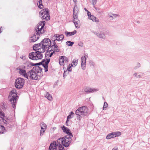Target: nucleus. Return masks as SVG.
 <instances>
[{
    "instance_id": "1",
    "label": "nucleus",
    "mask_w": 150,
    "mask_h": 150,
    "mask_svg": "<svg viewBox=\"0 0 150 150\" xmlns=\"http://www.w3.org/2000/svg\"><path fill=\"white\" fill-rule=\"evenodd\" d=\"M18 93L15 89H13L9 93L8 97L9 101L11 104L12 107L14 109H15L18 100V96L17 95Z\"/></svg>"
},
{
    "instance_id": "2",
    "label": "nucleus",
    "mask_w": 150,
    "mask_h": 150,
    "mask_svg": "<svg viewBox=\"0 0 150 150\" xmlns=\"http://www.w3.org/2000/svg\"><path fill=\"white\" fill-rule=\"evenodd\" d=\"M40 15L42 16L41 18L43 20L48 21L50 19V12L48 8H44L39 12Z\"/></svg>"
},
{
    "instance_id": "3",
    "label": "nucleus",
    "mask_w": 150,
    "mask_h": 150,
    "mask_svg": "<svg viewBox=\"0 0 150 150\" xmlns=\"http://www.w3.org/2000/svg\"><path fill=\"white\" fill-rule=\"evenodd\" d=\"M88 111V108L86 106H83L78 108L76 111L75 114L77 115H81L84 117L87 115Z\"/></svg>"
},
{
    "instance_id": "4",
    "label": "nucleus",
    "mask_w": 150,
    "mask_h": 150,
    "mask_svg": "<svg viewBox=\"0 0 150 150\" xmlns=\"http://www.w3.org/2000/svg\"><path fill=\"white\" fill-rule=\"evenodd\" d=\"M24 83L25 80L24 79L18 78L16 80L15 83V87L17 89H21L23 87Z\"/></svg>"
},
{
    "instance_id": "5",
    "label": "nucleus",
    "mask_w": 150,
    "mask_h": 150,
    "mask_svg": "<svg viewBox=\"0 0 150 150\" xmlns=\"http://www.w3.org/2000/svg\"><path fill=\"white\" fill-rule=\"evenodd\" d=\"M57 142L61 141L62 145L65 147H68L70 144L71 142L72 139L68 140L66 139L65 137L59 138L57 140Z\"/></svg>"
},
{
    "instance_id": "6",
    "label": "nucleus",
    "mask_w": 150,
    "mask_h": 150,
    "mask_svg": "<svg viewBox=\"0 0 150 150\" xmlns=\"http://www.w3.org/2000/svg\"><path fill=\"white\" fill-rule=\"evenodd\" d=\"M41 28V26H39L38 25H37L36 27L35 28V30L36 32V34L38 35H39L40 36L41 34L44 33L45 31L44 28L43 29L40 30Z\"/></svg>"
},
{
    "instance_id": "7",
    "label": "nucleus",
    "mask_w": 150,
    "mask_h": 150,
    "mask_svg": "<svg viewBox=\"0 0 150 150\" xmlns=\"http://www.w3.org/2000/svg\"><path fill=\"white\" fill-rule=\"evenodd\" d=\"M62 129L64 132L67 134L69 136L73 137V135L70 130L65 126L63 125L62 127Z\"/></svg>"
},
{
    "instance_id": "8",
    "label": "nucleus",
    "mask_w": 150,
    "mask_h": 150,
    "mask_svg": "<svg viewBox=\"0 0 150 150\" xmlns=\"http://www.w3.org/2000/svg\"><path fill=\"white\" fill-rule=\"evenodd\" d=\"M40 38L39 35H38L36 34V32L34 33L33 35H32L30 37L29 39V42L30 43L32 42H35L37 41Z\"/></svg>"
},
{
    "instance_id": "9",
    "label": "nucleus",
    "mask_w": 150,
    "mask_h": 150,
    "mask_svg": "<svg viewBox=\"0 0 150 150\" xmlns=\"http://www.w3.org/2000/svg\"><path fill=\"white\" fill-rule=\"evenodd\" d=\"M81 68L83 70H84L86 68V59L85 56H82L81 57Z\"/></svg>"
},
{
    "instance_id": "10",
    "label": "nucleus",
    "mask_w": 150,
    "mask_h": 150,
    "mask_svg": "<svg viewBox=\"0 0 150 150\" xmlns=\"http://www.w3.org/2000/svg\"><path fill=\"white\" fill-rule=\"evenodd\" d=\"M51 40L49 38H45L41 41V43H42V45H46V46H48V45L49 44L51 43Z\"/></svg>"
},
{
    "instance_id": "11",
    "label": "nucleus",
    "mask_w": 150,
    "mask_h": 150,
    "mask_svg": "<svg viewBox=\"0 0 150 150\" xmlns=\"http://www.w3.org/2000/svg\"><path fill=\"white\" fill-rule=\"evenodd\" d=\"M97 91V89L89 88V87H87L84 89V91L86 94L96 92Z\"/></svg>"
},
{
    "instance_id": "12",
    "label": "nucleus",
    "mask_w": 150,
    "mask_h": 150,
    "mask_svg": "<svg viewBox=\"0 0 150 150\" xmlns=\"http://www.w3.org/2000/svg\"><path fill=\"white\" fill-rule=\"evenodd\" d=\"M33 64H34V63L27 61L25 63V66H24V69H29L31 68L32 67L34 66Z\"/></svg>"
},
{
    "instance_id": "13",
    "label": "nucleus",
    "mask_w": 150,
    "mask_h": 150,
    "mask_svg": "<svg viewBox=\"0 0 150 150\" xmlns=\"http://www.w3.org/2000/svg\"><path fill=\"white\" fill-rule=\"evenodd\" d=\"M36 52V56L37 60L41 59L43 57V56L42 54V52L39 51H36L35 52Z\"/></svg>"
},
{
    "instance_id": "14",
    "label": "nucleus",
    "mask_w": 150,
    "mask_h": 150,
    "mask_svg": "<svg viewBox=\"0 0 150 150\" xmlns=\"http://www.w3.org/2000/svg\"><path fill=\"white\" fill-rule=\"evenodd\" d=\"M36 52H32L29 53L28 55V57L30 59L32 60H37L36 55Z\"/></svg>"
},
{
    "instance_id": "15",
    "label": "nucleus",
    "mask_w": 150,
    "mask_h": 150,
    "mask_svg": "<svg viewBox=\"0 0 150 150\" xmlns=\"http://www.w3.org/2000/svg\"><path fill=\"white\" fill-rule=\"evenodd\" d=\"M38 77L37 75V73L35 72V71H33L31 74V75L29 76V78L31 79L32 80H36L38 79Z\"/></svg>"
},
{
    "instance_id": "16",
    "label": "nucleus",
    "mask_w": 150,
    "mask_h": 150,
    "mask_svg": "<svg viewBox=\"0 0 150 150\" xmlns=\"http://www.w3.org/2000/svg\"><path fill=\"white\" fill-rule=\"evenodd\" d=\"M76 30H74L72 32H69L66 31L64 33L66 35L67 37H68L74 35L76 33Z\"/></svg>"
},
{
    "instance_id": "17",
    "label": "nucleus",
    "mask_w": 150,
    "mask_h": 150,
    "mask_svg": "<svg viewBox=\"0 0 150 150\" xmlns=\"http://www.w3.org/2000/svg\"><path fill=\"white\" fill-rule=\"evenodd\" d=\"M19 73L21 75L23 76L25 78H27V79H28V77L27 76L25 70L23 69H21L20 70V71H19Z\"/></svg>"
},
{
    "instance_id": "18",
    "label": "nucleus",
    "mask_w": 150,
    "mask_h": 150,
    "mask_svg": "<svg viewBox=\"0 0 150 150\" xmlns=\"http://www.w3.org/2000/svg\"><path fill=\"white\" fill-rule=\"evenodd\" d=\"M7 130L4 127L0 125V134H3L6 132Z\"/></svg>"
},
{
    "instance_id": "19",
    "label": "nucleus",
    "mask_w": 150,
    "mask_h": 150,
    "mask_svg": "<svg viewBox=\"0 0 150 150\" xmlns=\"http://www.w3.org/2000/svg\"><path fill=\"white\" fill-rule=\"evenodd\" d=\"M96 35L99 38L105 39V35L104 33L100 32V33H96Z\"/></svg>"
},
{
    "instance_id": "20",
    "label": "nucleus",
    "mask_w": 150,
    "mask_h": 150,
    "mask_svg": "<svg viewBox=\"0 0 150 150\" xmlns=\"http://www.w3.org/2000/svg\"><path fill=\"white\" fill-rule=\"evenodd\" d=\"M74 115V113L72 111L71 112L69 115L67 117V122H68L69 121V119L73 118Z\"/></svg>"
},
{
    "instance_id": "21",
    "label": "nucleus",
    "mask_w": 150,
    "mask_h": 150,
    "mask_svg": "<svg viewBox=\"0 0 150 150\" xmlns=\"http://www.w3.org/2000/svg\"><path fill=\"white\" fill-rule=\"evenodd\" d=\"M45 23L46 22L45 21H40L37 25H39V26H41V28L40 30L43 29V28H44Z\"/></svg>"
},
{
    "instance_id": "22",
    "label": "nucleus",
    "mask_w": 150,
    "mask_h": 150,
    "mask_svg": "<svg viewBox=\"0 0 150 150\" xmlns=\"http://www.w3.org/2000/svg\"><path fill=\"white\" fill-rule=\"evenodd\" d=\"M59 64L60 65H63L64 62V56H61L59 57Z\"/></svg>"
},
{
    "instance_id": "23",
    "label": "nucleus",
    "mask_w": 150,
    "mask_h": 150,
    "mask_svg": "<svg viewBox=\"0 0 150 150\" xmlns=\"http://www.w3.org/2000/svg\"><path fill=\"white\" fill-rule=\"evenodd\" d=\"M41 46H42V43H41V42L39 43L35 44L33 46V50L35 51H36V48Z\"/></svg>"
},
{
    "instance_id": "24",
    "label": "nucleus",
    "mask_w": 150,
    "mask_h": 150,
    "mask_svg": "<svg viewBox=\"0 0 150 150\" xmlns=\"http://www.w3.org/2000/svg\"><path fill=\"white\" fill-rule=\"evenodd\" d=\"M73 22L74 23L76 28H80V21H73Z\"/></svg>"
},
{
    "instance_id": "25",
    "label": "nucleus",
    "mask_w": 150,
    "mask_h": 150,
    "mask_svg": "<svg viewBox=\"0 0 150 150\" xmlns=\"http://www.w3.org/2000/svg\"><path fill=\"white\" fill-rule=\"evenodd\" d=\"M114 137H115L113 134V132L109 134L106 136V139H108Z\"/></svg>"
},
{
    "instance_id": "26",
    "label": "nucleus",
    "mask_w": 150,
    "mask_h": 150,
    "mask_svg": "<svg viewBox=\"0 0 150 150\" xmlns=\"http://www.w3.org/2000/svg\"><path fill=\"white\" fill-rule=\"evenodd\" d=\"M91 19H90L92 20V21L93 22L94 21L96 23H98L99 22V19L93 15H92V16H91Z\"/></svg>"
},
{
    "instance_id": "27",
    "label": "nucleus",
    "mask_w": 150,
    "mask_h": 150,
    "mask_svg": "<svg viewBox=\"0 0 150 150\" xmlns=\"http://www.w3.org/2000/svg\"><path fill=\"white\" fill-rule=\"evenodd\" d=\"M41 129L43 130V133H44L47 128V125L44 123H42L41 125Z\"/></svg>"
},
{
    "instance_id": "28",
    "label": "nucleus",
    "mask_w": 150,
    "mask_h": 150,
    "mask_svg": "<svg viewBox=\"0 0 150 150\" xmlns=\"http://www.w3.org/2000/svg\"><path fill=\"white\" fill-rule=\"evenodd\" d=\"M46 98L49 100L51 101L52 99V96L51 95L49 94L48 92L47 93V94L45 96Z\"/></svg>"
},
{
    "instance_id": "29",
    "label": "nucleus",
    "mask_w": 150,
    "mask_h": 150,
    "mask_svg": "<svg viewBox=\"0 0 150 150\" xmlns=\"http://www.w3.org/2000/svg\"><path fill=\"white\" fill-rule=\"evenodd\" d=\"M35 66L31 70V71L34 72L35 71V72L36 73L39 71V68H38V67H39V66Z\"/></svg>"
},
{
    "instance_id": "30",
    "label": "nucleus",
    "mask_w": 150,
    "mask_h": 150,
    "mask_svg": "<svg viewBox=\"0 0 150 150\" xmlns=\"http://www.w3.org/2000/svg\"><path fill=\"white\" fill-rule=\"evenodd\" d=\"M36 73L38 77V79H40L43 76V73H40V72H39V71H38Z\"/></svg>"
},
{
    "instance_id": "31",
    "label": "nucleus",
    "mask_w": 150,
    "mask_h": 150,
    "mask_svg": "<svg viewBox=\"0 0 150 150\" xmlns=\"http://www.w3.org/2000/svg\"><path fill=\"white\" fill-rule=\"evenodd\" d=\"M50 58L47 59L46 58L42 59L41 62H42V64H43L44 63H45L46 62H47V63H48L49 62H50Z\"/></svg>"
},
{
    "instance_id": "32",
    "label": "nucleus",
    "mask_w": 150,
    "mask_h": 150,
    "mask_svg": "<svg viewBox=\"0 0 150 150\" xmlns=\"http://www.w3.org/2000/svg\"><path fill=\"white\" fill-rule=\"evenodd\" d=\"M113 134L115 137H118L121 135V133L120 132H113Z\"/></svg>"
},
{
    "instance_id": "33",
    "label": "nucleus",
    "mask_w": 150,
    "mask_h": 150,
    "mask_svg": "<svg viewBox=\"0 0 150 150\" xmlns=\"http://www.w3.org/2000/svg\"><path fill=\"white\" fill-rule=\"evenodd\" d=\"M74 44V42L70 41H67L66 42V44L68 46H72Z\"/></svg>"
},
{
    "instance_id": "34",
    "label": "nucleus",
    "mask_w": 150,
    "mask_h": 150,
    "mask_svg": "<svg viewBox=\"0 0 150 150\" xmlns=\"http://www.w3.org/2000/svg\"><path fill=\"white\" fill-rule=\"evenodd\" d=\"M73 67V64H69L66 71H72V69H71V68Z\"/></svg>"
},
{
    "instance_id": "35",
    "label": "nucleus",
    "mask_w": 150,
    "mask_h": 150,
    "mask_svg": "<svg viewBox=\"0 0 150 150\" xmlns=\"http://www.w3.org/2000/svg\"><path fill=\"white\" fill-rule=\"evenodd\" d=\"M47 46H46V45L44 46V45H42V46H41V48H42V50H43V51L40 52H41L42 53L45 52L46 50V49H47Z\"/></svg>"
},
{
    "instance_id": "36",
    "label": "nucleus",
    "mask_w": 150,
    "mask_h": 150,
    "mask_svg": "<svg viewBox=\"0 0 150 150\" xmlns=\"http://www.w3.org/2000/svg\"><path fill=\"white\" fill-rule=\"evenodd\" d=\"M54 50H56V52H59L60 51V50L59 48L58 47V46L57 45H55L54 46H53Z\"/></svg>"
},
{
    "instance_id": "37",
    "label": "nucleus",
    "mask_w": 150,
    "mask_h": 150,
    "mask_svg": "<svg viewBox=\"0 0 150 150\" xmlns=\"http://www.w3.org/2000/svg\"><path fill=\"white\" fill-rule=\"evenodd\" d=\"M73 21H79L80 20L78 18V15H75L74 16H73Z\"/></svg>"
},
{
    "instance_id": "38",
    "label": "nucleus",
    "mask_w": 150,
    "mask_h": 150,
    "mask_svg": "<svg viewBox=\"0 0 150 150\" xmlns=\"http://www.w3.org/2000/svg\"><path fill=\"white\" fill-rule=\"evenodd\" d=\"M73 63V65H74V67H76L78 64V59H74L72 62Z\"/></svg>"
},
{
    "instance_id": "39",
    "label": "nucleus",
    "mask_w": 150,
    "mask_h": 150,
    "mask_svg": "<svg viewBox=\"0 0 150 150\" xmlns=\"http://www.w3.org/2000/svg\"><path fill=\"white\" fill-rule=\"evenodd\" d=\"M75 7H74V8H73V16H74L75 15H78V14L79 13H78L77 12H76V8H75Z\"/></svg>"
},
{
    "instance_id": "40",
    "label": "nucleus",
    "mask_w": 150,
    "mask_h": 150,
    "mask_svg": "<svg viewBox=\"0 0 150 150\" xmlns=\"http://www.w3.org/2000/svg\"><path fill=\"white\" fill-rule=\"evenodd\" d=\"M46 62L45 63H44L42 65V67L45 68L48 67V65L50 62Z\"/></svg>"
},
{
    "instance_id": "41",
    "label": "nucleus",
    "mask_w": 150,
    "mask_h": 150,
    "mask_svg": "<svg viewBox=\"0 0 150 150\" xmlns=\"http://www.w3.org/2000/svg\"><path fill=\"white\" fill-rule=\"evenodd\" d=\"M141 66V64L139 63H138L137 64V66L134 67V69H136L139 67H140Z\"/></svg>"
},
{
    "instance_id": "42",
    "label": "nucleus",
    "mask_w": 150,
    "mask_h": 150,
    "mask_svg": "<svg viewBox=\"0 0 150 150\" xmlns=\"http://www.w3.org/2000/svg\"><path fill=\"white\" fill-rule=\"evenodd\" d=\"M87 15L88 16V19H91V18L92 16V15H91V12L89 11H88V12H87Z\"/></svg>"
},
{
    "instance_id": "43",
    "label": "nucleus",
    "mask_w": 150,
    "mask_h": 150,
    "mask_svg": "<svg viewBox=\"0 0 150 150\" xmlns=\"http://www.w3.org/2000/svg\"><path fill=\"white\" fill-rule=\"evenodd\" d=\"M108 104L106 102H105L104 103L103 106V110H105V108L108 107Z\"/></svg>"
},
{
    "instance_id": "44",
    "label": "nucleus",
    "mask_w": 150,
    "mask_h": 150,
    "mask_svg": "<svg viewBox=\"0 0 150 150\" xmlns=\"http://www.w3.org/2000/svg\"><path fill=\"white\" fill-rule=\"evenodd\" d=\"M137 73L136 72V73H134L133 75L136 78H141L142 77V76L141 75H137Z\"/></svg>"
},
{
    "instance_id": "45",
    "label": "nucleus",
    "mask_w": 150,
    "mask_h": 150,
    "mask_svg": "<svg viewBox=\"0 0 150 150\" xmlns=\"http://www.w3.org/2000/svg\"><path fill=\"white\" fill-rule=\"evenodd\" d=\"M43 64L42 63V62H39V63H34V64H33V65H34V66H40V65H42Z\"/></svg>"
},
{
    "instance_id": "46",
    "label": "nucleus",
    "mask_w": 150,
    "mask_h": 150,
    "mask_svg": "<svg viewBox=\"0 0 150 150\" xmlns=\"http://www.w3.org/2000/svg\"><path fill=\"white\" fill-rule=\"evenodd\" d=\"M72 137L69 136L68 135H66L63 137H65V139L69 140L70 139H72Z\"/></svg>"
},
{
    "instance_id": "47",
    "label": "nucleus",
    "mask_w": 150,
    "mask_h": 150,
    "mask_svg": "<svg viewBox=\"0 0 150 150\" xmlns=\"http://www.w3.org/2000/svg\"><path fill=\"white\" fill-rule=\"evenodd\" d=\"M64 62L65 63H67L69 62V60L67 57L64 56Z\"/></svg>"
},
{
    "instance_id": "48",
    "label": "nucleus",
    "mask_w": 150,
    "mask_h": 150,
    "mask_svg": "<svg viewBox=\"0 0 150 150\" xmlns=\"http://www.w3.org/2000/svg\"><path fill=\"white\" fill-rule=\"evenodd\" d=\"M66 72H67V74L69 73V72H67V71H65L64 69V73L63 74V77L64 79H65L66 76H67V74L66 73Z\"/></svg>"
},
{
    "instance_id": "49",
    "label": "nucleus",
    "mask_w": 150,
    "mask_h": 150,
    "mask_svg": "<svg viewBox=\"0 0 150 150\" xmlns=\"http://www.w3.org/2000/svg\"><path fill=\"white\" fill-rule=\"evenodd\" d=\"M38 6V8H39L40 9L42 8L43 7V5L42 3H39V5Z\"/></svg>"
},
{
    "instance_id": "50",
    "label": "nucleus",
    "mask_w": 150,
    "mask_h": 150,
    "mask_svg": "<svg viewBox=\"0 0 150 150\" xmlns=\"http://www.w3.org/2000/svg\"><path fill=\"white\" fill-rule=\"evenodd\" d=\"M51 39L52 42V43L53 44V45H52V46H54L55 45H57L56 42L55 41L57 40H55V39L53 40V39L51 38Z\"/></svg>"
},
{
    "instance_id": "51",
    "label": "nucleus",
    "mask_w": 150,
    "mask_h": 150,
    "mask_svg": "<svg viewBox=\"0 0 150 150\" xmlns=\"http://www.w3.org/2000/svg\"><path fill=\"white\" fill-rule=\"evenodd\" d=\"M1 120L5 124H6V125H7L8 123V122L6 120L4 119V118H3V117Z\"/></svg>"
},
{
    "instance_id": "52",
    "label": "nucleus",
    "mask_w": 150,
    "mask_h": 150,
    "mask_svg": "<svg viewBox=\"0 0 150 150\" xmlns=\"http://www.w3.org/2000/svg\"><path fill=\"white\" fill-rule=\"evenodd\" d=\"M89 63L90 64V66H93V67H94V63L92 61H89Z\"/></svg>"
},
{
    "instance_id": "53",
    "label": "nucleus",
    "mask_w": 150,
    "mask_h": 150,
    "mask_svg": "<svg viewBox=\"0 0 150 150\" xmlns=\"http://www.w3.org/2000/svg\"><path fill=\"white\" fill-rule=\"evenodd\" d=\"M32 71H31V70L26 73V74H27V76L28 77L29 76V77L31 75V74L32 73Z\"/></svg>"
},
{
    "instance_id": "54",
    "label": "nucleus",
    "mask_w": 150,
    "mask_h": 150,
    "mask_svg": "<svg viewBox=\"0 0 150 150\" xmlns=\"http://www.w3.org/2000/svg\"><path fill=\"white\" fill-rule=\"evenodd\" d=\"M2 107H3V108L6 109L7 108V105L6 103H4L3 104V105H2Z\"/></svg>"
},
{
    "instance_id": "55",
    "label": "nucleus",
    "mask_w": 150,
    "mask_h": 150,
    "mask_svg": "<svg viewBox=\"0 0 150 150\" xmlns=\"http://www.w3.org/2000/svg\"><path fill=\"white\" fill-rule=\"evenodd\" d=\"M59 37L61 41L63 40L64 38V35L63 34L59 35Z\"/></svg>"
},
{
    "instance_id": "56",
    "label": "nucleus",
    "mask_w": 150,
    "mask_h": 150,
    "mask_svg": "<svg viewBox=\"0 0 150 150\" xmlns=\"http://www.w3.org/2000/svg\"><path fill=\"white\" fill-rule=\"evenodd\" d=\"M81 115H77V119L79 120H80L82 118V116Z\"/></svg>"
},
{
    "instance_id": "57",
    "label": "nucleus",
    "mask_w": 150,
    "mask_h": 150,
    "mask_svg": "<svg viewBox=\"0 0 150 150\" xmlns=\"http://www.w3.org/2000/svg\"><path fill=\"white\" fill-rule=\"evenodd\" d=\"M48 46H47V49H50V48H51V47H53V46H52V42H51V43L50 44H49V45H48Z\"/></svg>"
},
{
    "instance_id": "58",
    "label": "nucleus",
    "mask_w": 150,
    "mask_h": 150,
    "mask_svg": "<svg viewBox=\"0 0 150 150\" xmlns=\"http://www.w3.org/2000/svg\"><path fill=\"white\" fill-rule=\"evenodd\" d=\"M0 115L3 116V117H5V114L4 112L2 111H1L0 112Z\"/></svg>"
},
{
    "instance_id": "59",
    "label": "nucleus",
    "mask_w": 150,
    "mask_h": 150,
    "mask_svg": "<svg viewBox=\"0 0 150 150\" xmlns=\"http://www.w3.org/2000/svg\"><path fill=\"white\" fill-rule=\"evenodd\" d=\"M92 2V4L93 5H95L96 3L97 0H91Z\"/></svg>"
},
{
    "instance_id": "60",
    "label": "nucleus",
    "mask_w": 150,
    "mask_h": 150,
    "mask_svg": "<svg viewBox=\"0 0 150 150\" xmlns=\"http://www.w3.org/2000/svg\"><path fill=\"white\" fill-rule=\"evenodd\" d=\"M73 1L74 2L75 5L74 7H76L77 6L76 4L77 3V0H73Z\"/></svg>"
},
{
    "instance_id": "61",
    "label": "nucleus",
    "mask_w": 150,
    "mask_h": 150,
    "mask_svg": "<svg viewBox=\"0 0 150 150\" xmlns=\"http://www.w3.org/2000/svg\"><path fill=\"white\" fill-rule=\"evenodd\" d=\"M49 49H47L46 50V53H50V52H51L52 51H53L52 48V49L50 50Z\"/></svg>"
},
{
    "instance_id": "62",
    "label": "nucleus",
    "mask_w": 150,
    "mask_h": 150,
    "mask_svg": "<svg viewBox=\"0 0 150 150\" xmlns=\"http://www.w3.org/2000/svg\"><path fill=\"white\" fill-rule=\"evenodd\" d=\"M38 68H39V71H40L39 72H40V73H43V71H42V69L39 66V67H38Z\"/></svg>"
},
{
    "instance_id": "63",
    "label": "nucleus",
    "mask_w": 150,
    "mask_h": 150,
    "mask_svg": "<svg viewBox=\"0 0 150 150\" xmlns=\"http://www.w3.org/2000/svg\"><path fill=\"white\" fill-rule=\"evenodd\" d=\"M78 45L81 47H82L83 45V43L82 42H80L78 43Z\"/></svg>"
},
{
    "instance_id": "64",
    "label": "nucleus",
    "mask_w": 150,
    "mask_h": 150,
    "mask_svg": "<svg viewBox=\"0 0 150 150\" xmlns=\"http://www.w3.org/2000/svg\"><path fill=\"white\" fill-rule=\"evenodd\" d=\"M55 40H56L57 41H61L60 38L59 37V35L55 39Z\"/></svg>"
}]
</instances>
